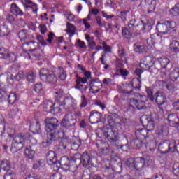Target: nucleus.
Wrapping results in <instances>:
<instances>
[{
  "mask_svg": "<svg viewBox=\"0 0 179 179\" xmlns=\"http://www.w3.org/2000/svg\"><path fill=\"white\" fill-rule=\"evenodd\" d=\"M45 130L48 132V138L45 142H43L44 146H50L52 143V141H58L62 139L65 133L62 131L57 130L59 127V121L55 117H46L45 119Z\"/></svg>",
  "mask_w": 179,
  "mask_h": 179,
  "instance_id": "f257e3e1",
  "label": "nucleus"
},
{
  "mask_svg": "<svg viewBox=\"0 0 179 179\" xmlns=\"http://www.w3.org/2000/svg\"><path fill=\"white\" fill-rule=\"evenodd\" d=\"M133 89L129 90V85L123 86L120 88V92L124 94H128V100L131 101V104H134L137 107L138 110H144L146 108L145 103V96L139 95V93H134Z\"/></svg>",
  "mask_w": 179,
  "mask_h": 179,
  "instance_id": "f03ea898",
  "label": "nucleus"
},
{
  "mask_svg": "<svg viewBox=\"0 0 179 179\" xmlns=\"http://www.w3.org/2000/svg\"><path fill=\"white\" fill-rule=\"evenodd\" d=\"M139 66L141 69L149 71L153 75H156L159 72V68L155 66V59L150 56H146L140 63Z\"/></svg>",
  "mask_w": 179,
  "mask_h": 179,
  "instance_id": "7ed1b4c3",
  "label": "nucleus"
},
{
  "mask_svg": "<svg viewBox=\"0 0 179 179\" xmlns=\"http://www.w3.org/2000/svg\"><path fill=\"white\" fill-rule=\"evenodd\" d=\"M39 73L41 79L43 82H47L48 83H51L52 85L57 83V76H55L54 72L47 69H41Z\"/></svg>",
  "mask_w": 179,
  "mask_h": 179,
  "instance_id": "20e7f679",
  "label": "nucleus"
},
{
  "mask_svg": "<svg viewBox=\"0 0 179 179\" xmlns=\"http://www.w3.org/2000/svg\"><path fill=\"white\" fill-rule=\"evenodd\" d=\"M80 164L83 167H87L89 165L95 167V166H97V158L96 157H93V155H90L85 151L81 155Z\"/></svg>",
  "mask_w": 179,
  "mask_h": 179,
  "instance_id": "39448f33",
  "label": "nucleus"
},
{
  "mask_svg": "<svg viewBox=\"0 0 179 179\" xmlns=\"http://www.w3.org/2000/svg\"><path fill=\"white\" fill-rule=\"evenodd\" d=\"M101 132L103 136H105L110 143H114L120 139L118 132L113 129L106 127L104 130H101Z\"/></svg>",
  "mask_w": 179,
  "mask_h": 179,
  "instance_id": "423d86ee",
  "label": "nucleus"
},
{
  "mask_svg": "<svg viewBox=\"0 0 179 179\" xmlns=\"http://www.w3.org/2000/svg\"><path fill=\"white\" fill-rule=\"evenodd\" d=\"M62 169L65 171L69 170L71 173H75L78 170V164H76L75 161H69L68 157H62Z\"/></svg>",
  "mask_w": 179,
  "mask_h": 179,
  "instance_id": "0eeeda50",
  "label": "nucleus"
},
{
  "mask_svg": "<svg viewBox=\"0 0 179 179\" xmlns=\"http://www.w3.org/2000/svg\"><path fill=\"white\" fill-rule=\"evenodd\" d=\"M110 164H112L115 173H118L122 171V163H121L120 157L114 154V151H112L110 155Z\"/></svg>",
  "mask_w": 179,
  "mask_h": 179,
  "instance_id": "6e6552de",
  "label": "nucleus"
},
{
  "mask_svg": "<svg viewBox=\"0 0 179 179\" xmlns=\"http://www.w3.org/2000/svg\"><path fill=\"white\" fill-rule=\"evenodd\" d=\"M59 106H62L61 101H59V103H53L52 101H46L43 106V110L45 113H52V111L57 113H61Z\"/></svg>",
  "mask_w": 179,
  "mask_h": 179,
  "instance_id": "1a4fd4ad",
  "label": "nucleus"
},
{
  "mask_svg": "<svg viewBox=\"0 0 179 179\" xmlns=\"http://www.w3.org/2000/svg\"><path fill=\"white\" fill-rule=\"evenodd\" d=\"M89 86L90 92L94 94V93H99L103 88V83L100 82L99 78H93L90 80Z\"/></svg>",
  "mask_w": 179,
  "mask_h": 179,
  "instance_id": "9d476101",
  "label": "nucleus"
},
{
  "mask_svg": "<svg viewBox=\"0 0 179 179\" xmlns=\"http://www.w3.org/2000/svg\"><path fill=\"white\" fill-rule=\"evenodd\" d=\"M62 124L64 128H71L76 124V118L72 113H67L63 119Z\"/></svg>",
  "mask_w": 179,
  "mask_h": 179,
  "instance_id": "9b49d317",
  "label": "nucleus"
},
{
  "mask_svg": "<svg viewBox=\"0 0 179 179\" xmlns=\"http://www.w3.org/2000/svg\"><path fill=\"white\" fill-rule=\"evenodd\" d=\"M155 100L158 104L159 108H161V110H163V108H162L160 106H163V104H164V103L167 101V96H166V93L163 92H157L155 94Z\"/></svg>",
  "mask_w": 179,
  "mask_h": 179,
  "instance_id": "f8f14e48",
  "label": "nucleus"
},
{
  "mask_svg": "<svg viewBox=\"0 0 179 179\" xmlns=\"http://www.w3.org/2000/svg\"><path fill=\"white\" fill-rule=\"evenodd\" d=\"M134 169L137 170V171H142L143 169H145V166H146V161L145 158L141 157H137L133 160Z\"/></svg>",
  "mask_w": 179,
  "mask_h": 179,
  "instance_id": "ddd939ff",
  "label": "nucleus"
},
{
  "mask_svg": "<svg viewBox=\"0 0 179 179\" xmlns=\"http://www.w3.org/2000/svg\"><path fill=\"white\" fill-rule=\"evenodd\" d=\"M135 133L136 138L143 140L149 138V136L150 135L147 129H136Z\"/></svg>",
  "mask_w": 179,
  "mask_h": 179,
  "instance_id": "4468645a",
  "label": "nucleus"
},
{
  "mask_svg": "<svg viewBox=\"0 0 179 179\" xmlns=\"http://www.w3.org/2000/svg\"><path fill=\"white\" fill-rule=\"evenodd\" d=\"M160 41H162V36L158 34H153L151 35L150 38L147 39V43L148 45H155V44H157V43Z\"/></svg>",
  "mask_w": 179,
  "mask_h": 179,
  "instance_id": "2eb2a0df",
  "label": "nucleus"
},
{
  "mask_svg": "<svg viewBox=\"0 0 179 179\" xmlns=\"http://www.w3.org/2000/svg\"><path fill=\"white\" fill-rule=\"evenodd\" d=\"M46 159L48 164L52 166L54 163H57V154L54 151H49L46 155Z\"/></svg>",
  "mask_w": 179,
  "mask_h": 179,
  "instance_id": "dca6fc26",
  "label": "nucleus"
},
{
  "mask_svg": "<svg viewBox=\"0 0 179 179\" xmlns=\"http://www.w3.org/2000/svg\"><path fill=\"white\" fill-rule=\"evenodd\" d=\"M100 120H101V113L94 111L91 112L90 116V122L91 124H97V122H100Z\"/></svg>",
  "mask_w": 179,
  "mask_h": 179,
  "instance_id": "f3484780",
  "label": "nucleus"
},
{
  "mask_svg": "<svg viewBox=\"0 0 179 179\" xmlns=\"http://www.w3.org/2000/svg\"><path fill=\"white\" fill-rule=\"evenodd\" d=\"M168 121L171 127H176L179 122L178 116L176 113L169 114L168 115Z\"/></svg>",
  "mask_w": 179,
  "mask_h": 179,
  "instance_id": "a211bd4d",
  "label": "nucleus"
},
{
  "mask_svg": "<svg viewBox=\"0 0 179 179\" xmlns=\"http://www.w3.org/2000/svg\"><path fill=\"white\" fill-rule=\"evenodd\" d=\"M169 48L173 54L179 52V41L177 40L172 41L169 45Z\"/></svg>",
  "mask_w": 179,
  "mask_h": 179,
  "instance_id": "6ab92c4d",
  "label": "nucleus"
},
{
  "mask_svg": "<svg viewBox=\"0 0 179 179\" xmlns=\"http://www.w3.org/2000/svg\"><path fill=\"white\" fill-rule=\"evenodd\" d=\"M64 106L67 107V108H76L75 99L72 97L66 98L64 99Z\"/></svg>",
  "mask_w": 179,
  "mask_h": 179,
  "instance_id": "aec40b11",
  "label": "nucleus"
},
{
  "mask_svg": "<svg viewBox=\"0 0 179 179\" xmlns=\"http://www.w3.org/2000/svg\"><path fill=\"white\" fill-rule=\"evenodd\" d=\"M16 58H17V55L14 52H9L7 55L5 60V64L6 65H9V64H12V62H15L16 61Z\"/></svg>",
  "mask_w": 179,
  "mask_h": 179,
  "instance_id": "412c9836",
  "label": "nucleus"
},
{
  "mask_svg": "<svg viewBox=\"0 0 179 179\" xmlns=\"http://www.w3.org/2000/svg\"><path fill=\"white\" fill-rule=\"evenodd\" d=\"M157 30H158L159 33H161V34H166V33L169 31V28L167 27L166 22L164 23L159 22L157 24Z\"/></svg>",
  "mask_w": 179,
  "mask_h": 179,
  "instance_id": "4be33fe9",
  "label": "nucleus"
},
{
  "mask_svg": "<svg viewBox=\"0 0 179 179\" xmlns=\"http://www.w3.org/2000/svg\"><path fill=\"white\" fill-rule=\"evenodd\" d=\"M10 12L13 13V15H15V16H22L23 11H22L20 9H19V7L15 3L11 4L10 7Z\"/></svg>",
  "mask_w": 179,
  "mask_h": 179,
  "instance_id": "5701e85b",
  "label": "nucleus"
},
{
  "mask_svg": "<svg viewBox=\"0 0 179 179\" xmlns=\"http://www.w3.org/2000/svg\"><path fill=\"white\" fill-rule=\"evenodd\" d=\"M157 134L162 136H166L169 134V129H167V127L166 126H158Z\"/></svg>",
  "mask_w": 179,
  "mask_h": 179,
  "instance_id": "b1692460",
  "label": "nucleus"
},
{
  "mask_svg": "<svg viewBox=\"0 0 179 179\" xmlns=\"http://www.w3.org/2000/svg\"><path fill=\"white\" fill-rule=\"evenodd\" d=\"M40 122L36 121V123L32 124L29 127V130L32 134H40Z\"/></svg>",
  "mask_w": 179,
  "mask_h": 179,
  "instance_id": "393cba45",
  "label": "nucleus"
},
{
  "mask_svg": "<svg viewBox=\"0 0 179 179\" xmlns=\"http://www.w3.org/2000/svg\"><path fill=\"white\" fill-rule=\"evenodd\" d=\"M21 149H23V144L13 141L11 145V152L13 153H16V152H18V150H21Z\"/></svg>",
  "mask_w": 179,
  "mask_h": 179,
  "instance_id": "a878e982",
  "label": "nucleus"
},
{
  "mask_svg": "<svg viewBox=\"0 0 179 179\" xmlns=\"http://www.w3.org/2000/svg\"><path fill=\"white\" fill-rule=\"evenodd\" d=\"M1 168L4 170V171H9L12 166L10 162L8 159H3L0 164Z\"/></svg>",
  "mask_w": 179,
  "mask_h": 179,
  "instance_id": "bb28decb",
  "label": "nucleus"
},
{
  "mask_svg": "<svg viewBox=\"0 0 179 179\" xmlns=\"http://www.w3.org/2000/svg\"><path fill=\"white\" fill-rule=\"evenodd\" d=\"M85 39L88 43V48L90 50H94L96 45V42H94V38L93 37H90V36L85 34Z\"/></svg>",
  "mask_w": 179,
  "mask_h": 179,
  "instance_id": "cd10ccee",
  "label": "nucleus"
},
{
  "mask_svg": "<svg viewBox=\"0 0 179 179\" xmlns=\"http://www.w3.org/2000/svg\"><path fill=\"white\" fill-rule=\"evenodd\" d=\"M146 6H148V12H153L156 8V0H145Z\"/></svg>",
  "mask_w": 179,
  "mask_h": 179,
  "instance_id": "c85d7f7f",
  "label": "nucleus"
},
{
  "mask_svg": "<svg viewBox=\"0 0 179 179\" xmlns=\"http://www.w3.org/2000/svg\"><path fill=\"white\" fill-rule=\"evenodd\" d=\"M24 141H26V135L20 133L14 138L13 142H17V143H22L23 145Z\"/></svg>",
  "mask_w": 179,
  "mask_h": 179,
  "instance_id": "c756f323",
  "label": "nucleus"
},
{
  "mask_svg": "<svg viewBox=\"0 0 179 179\" xmlns=\"http://www.w3.org/2000/svg\"><path fill=\"white\" fill-rule=\"evenodd\" d=\"M22 50L27 52V51H31L32 48H34V42L29 41L28 43H24L22 44Z\"/></svg>",
  "mask_w": 179,
  "mask_h": 179,
  "instance_id": "7c9ffc66",
  "label": "nucleus"
},
{
  "mask_svg": "<svg viewBox=\"0 0 179 179\" xmlns=\"http://www.w3.org/2000/svg\"><path fill=\"white\" fill-rule=\"evenodd\" d=\"M170 62V60H169V59H167L166 57H162V58H159L158 59H157V61L155 62V64H160L161 66H163V69H166V66H167V65H169Z\"/></svg>",
  "mask_w": 179,
  "mask_h": 179,
  "instance_id": "2f4dec72",
  "label": "nucleus"
},
{
  "mask_svg": "<svg viewBox=\"0 0 179 179\" xmlns=\"http://www.w3.org/2000/svg\"><path fill=\"white\" fill-rule=\"evenodd\" d=\"M99 150L103 156H107L110 153V146L108 145H106V146L102 145L101 147H99Z\"/></svg>",
  "mask_w": 179,
  "mask_h": 179,
  "instance_id": "473e14b6",
  "label": "nucleus"
},
{
  "mask_svg": "<svg viewBox=\"0 0 179 179\" xmlns=\"http://www.w3.org/2000/svg\"><path fill=\"white\" fill-rule=\"evenodd\" d=\"M18 37L21 41H24V40L29 38V33L24 29L20 31L18 33Z\"/></svg>",
  "mask_w": 179,
  "mask_h": 179,
  "instance_id": "72a5a7b5",
  "label": "nucleus"
},
{
  "mask_svg": "<svg viewBox=\"0 0 179 179\" xmlns=\"http://www.w3.org/2000/svg\"><path fill=\"white\" fill-rule=\"evenodd\" d=\"M9 104H15L17 101V95L15 92H11L8 97Z\"/></svg>",
  "mask_w": 179,
  "mask_h": 179,
  "instance_id": "f704fd0d",
  "label": "nucleus"
},
{
  "mask_svg": "<svg viewBox=\"0 0 179 179\" xmlns=\"http://www.w3.org/2000/svg\"><path fill=\"white\" fill-rule=\"evenodd\" d=\"M141 84V80H139L138 78H134L130 83L131 86L133 87L134 89H140Z\"/></svg>",
  "mask_w": 179,
  "mask_h": 179,
  "instance_id": "c9c22d12",
  "label": "nucleus"
},
{
  "mask_svg": "<svg viewBox=\"0 0 179 179\" xmlns=\"http://www.w3.org/2000/svg\"><path fill=\"white\" fill-rule=\"evenodd\" d=\"M134 50L135 52H138V54H142V52H145V51H146L144 45H139L138 43L134 45Z\"/></svg>",
  "mask_w": 179,
  "mask_h": 179,
  "instance_id": "e433bc0d",
  "label": "nucleus"
},
{
  "mask_svg": "<svg viewBox=\"0 0 179 179\" xmlns=\"http://www.w3.org/2000/svg\"><path fill=\"white\" fill-rule=\"evenodd\" d=\"M155 127L156 123H155V121L152 119H150L146 126V129L148 130V131L152 132V131H155Z\"/></svg>",
  "mask_w": 179,
  "mask_h": 179,
  "instance_id": "4c0bfd02",
  "label": "nucleus"
},
{
  "mask_svg": "<svg viewBox=\"0 0 179 179\" xmlns=\"http://www.w3.org/2000/svg\"><path fill=\"white\" fill-rule=\"evenodd\" d=\"M66 31L68 34H70L71 36H73L76 31L75 26L69 22H67V29Z\"/></svg>",
  "mask_w": 179,
  "mask_h": 179,
  "instance_id": "58836bf2",
  "label": "nucleus"
},
{
  "mask_svg": "<svg viewBox=\"0 0 179 179\" xmlns=\"http://www.w3.org/2000/svg\"><path fill=\"white\" fill-rule=\"evenodd\" d=\"M9 34V29L8 26L3 25L0 27V36L1 37H5V36H8Z\"/></svg>",
  "mask_w": 179,
  "mask_h": 179,
  "instance_id": "ea45409f",
  "label": "nucleus"
},
{
  "mask_svg": "<svg viewBox=\"0 0 179 179\" xmlns=\"http://www.w3.org/2000/svg\"><path fill=\"white\" fill-rule=\"evenodd\" d=\"M132 143L136 148H137V149H139L140 148H142L143 139L136 137L134 140L132 141Z\"/></svg>",
  "mask_w": 179,
  "mask_h": 179,
  "instance_id": "a19ab883",
  "label": "nucleus"
},
{
  "mask_svg": "<svg viewBox=\"0 0 179 179\" xmlns=\"http://www.w3.org/2000/svg\"><path fill=\"white\" fill-rule=\"evenodd\" d=\"M9 50L3 47L0 48V59H6Z\"/></svg>",
  "mask_w": 179,
  "mask_h": 179,
  "instance_id": "79ce46f5",
  "label": "nucleus"
},
{
  "mask_svg": "<svg viewBox=\"0 0 179 179\" xmlns=\"http://www.w3.org/2000/svg\"><path fill=\"white\" fill-rule=\"evenodd\" d=\"M169 78L173 82L177 80V78H179V69H176L173 72L170 73Z\"/></svg>",
  "mask_w": 179,
  "mask_h": 179,
  "instance_id": "37998d69",
  "label": "nucleus"
},
{
  "mask_svg": "<svg viewBox=\"0 0 179 179\" xmlns=\"http://www.w3.org/2000/svg\"><path fill=\"white\" fill-rule=\"evenodd\" d=\"M24 155L27 157V159H33L34 157V151L31 150V148H27L24 150Z\"/></svg>",
  "mask_w": 179,
  "mask_h": 179,
  "instance_id": "c03bdc74",
  "label": "nucleus"
},
{
  "mask_svg": "<svg viewBox=\"0 0 179 179\" xmlns=\"http://www.w3.org/2000/svg\"><path fill=\"white\" fill-rule=\"evenodd\" d=\"M119 57L122 59L123 62L126 63L127 62V59L125 57H127V52L125 51V49L123 48H121L119 51Z\"/></svg>",
  "mask_w": 179,
  "mask_h": 179,
  "instance_id": "a18cd8bd",
  "label": "nucleus"
},
{
  "mask_svg": "<svg viewBox=\"0 0 179 179\" xmlns=\"http://www.w3.org/2000/svg\"><path fill=\"white\" fill-rule=\"evenodd\" d=\"M8 99V94L3 90H0V103H3V101H6Z\"/></svg>",
  "mask_w": 179,
  "mask_h": 179,
  "instance_id": "49530a36",
  "label": "nucleus"
},
{
  "mask_svg": "<svg viewBox=\"0 0 179 179\" xmlns=\"http://www.w3.org/2000/svg\"><path fill=\"white\" fill-rule=\"evenodd\" d=\"M122 34L125 38H131L132 33L128 30V28H122Z\"/></svg>",
  "mask_w": 179,
  "mask_h": 179,
  "instance_id": "de8ad7c7",
  "label": "nucleus"
},
{
  "mask_svg": "<svg viewBox=\"0 0 179 179\" xmlns=\"http://www.w3.org/2000/svg\"><path fill=\"white\" fill-rule=\"evenodd\" d=\"M168 31H170L171 29H176L177 24L174 21H165Z\"/></svg>",
  "mask_w": 179,
  "mask_h": 179,
  "instance_id": "09e8293b",
  "label": "nucleus"
},
{
  "mask_svg": "<svg viewBox=\"0 0 179 179\" xmlns=\"http://www.w3.org/2000/svg\"><path fill=\"white\" fill-rule=\"evenodd\" d=\"M76 83H87V80L85 77H80L78 74L76 75Z\"/></svg>",
  "mask_w": 179,
  "mask_h": 179,
  "instance_id": "8fccbe9b",
  "label": "nucleus"
},
{
  "mask_svg": "<svg viewBox=\"0 0 179 179\" xmlns=\"http://www.w3.org/2000/svg\"><path fill=\"white\" fill-rule=\"evenodd\" d=\"M59 78L61 80H65L66 79V71L63 68H59Z\"/></svg>",
  "mask_w": 179,
  "mask_h": 179,
  "instance_id": "3c124183",
  "label": "nucleus"
},
{
  "mask_svg": "<svg viewBox=\"0 0 179 179\" xmlns=\"http://www.w3.org/2000/svg\"><path fill=\"white\" fill-rule=\"evenodd\" d=\"M146 92L151 101H155V95L153 96V89L151 87H146Z\"/></svg>",
  "mask_w": 179,
  "mask_h": 179,
  "instance_id": "603ef678",
  "label": "nucleus"
},
{
  "mask_svg": "<svg viewBox=\"0 0 179 179\" xmlns=\"http://www.w3.org/2000/svg\"><path fill=\"white\" fill-rule=\"evenodd\" d=\"M28 82L34 83L36 79V73L33 71H29L27 76Z\"/></svg>",
  "mask_w": 179,
  "mask_h": 179,
  "instance_id": "864d4df0",
  "label": "nucleus"
},
{
  "mask_svg": "<svg viewBox=\"0 0 179 179\" xmlns=\"http://www.w3.org/2000/svg\"><path fill=\"white\" fill-rule=\"evenodd\" d=\"M173 173L175 176L178 177L179 176V163L178 162L174 163L173 166Z\"/></svg>",
  "mask_w": 179,
  "mask_h": 179,
  "instance_id": "5fc2aeb1",
  "label": "nucleus"
},
{
  "mask_svg": "<svg viewBox=\"0 0 179 179\" xmlns=\"http://www.w3.org/2000/svg\"><path fill=\"white\" fill-rule=\"evenodd\" d=\"M69 145V142L66 139H63L62 140L60 145H59V148L63 149V150H65L66 149V147Z\"/></svg>",
  "mask_w": 179,
  "mask_h": 179,
  "instance_id": "6e6d98bb",
  "label": "nucleus"
},
{
  "mask_svg": "<svg viewBox=\"0 0 179 179\" xmlns=\"http://www.w3.org/2000/svg\"><path fill=\"white\" fill-rule=\"evenodd\" d=\"M171 13L173 16H178L179 15V3H177L173 8L171 9Z\"/></svg>",
  "mask_w": 179,
  "mask_h": 179,
  "instance_id": "4d7b16f0",
  "label": "nucleus"
},
{
  "mask_svg": "<svg viewBox=\"0 0 179 179\" xmlns=\"http://www.w3.org/2000/svg\"><path fill=\"white\" fill-rule=\"evenodd\" d=\"M146 148H148L149 150H155L156 149V142L152 141L150 143H147Z\"/></svg>",
  "mask_w": 179,
  "mask_h": 179,
  "instance_id": "13d9d810",
  "label": "nucleus"
},
{
  "mask_svg": "<svg viewBox=\"0 0 179 179\" xmlns=\"http://www.w3.org/2000/svg\"><path fill=\"white\" fill-rule=\"evenodd\" d=\"M87 106V100H86V96L85 95L81 96V103L80 104V108H85Z\"/></svg>",
  "mask_w": 179,
  "mask_h": 179,
  "instance_id": "bf43d9fd",
  "label": "nucleus"
},
{
  "mask_svg": "<svg viewBox=\"0 0 179 179\" xmlns=\"http://www.w3.org/2000/svg\"><path fill=\"white\" fill-rule=\"evenodd\" d=\"M166 87L167 90H169V92H176L177 90V87L174 85V84L169 83L166 85Z\"/></svg>",
  "mask_w": 179,
  "mask_h": 179,
  "instance_id": "052dcab7",
  "label": "nucleus"
},
{
  "mask_svg": "<svg viewBox=\"0 0 179 179\" xmlns=\"http://www.w3.org/2000/svg\"><path fill=\"white\" fill-rule=\"evenodd\" d=\"M127 13H128V11L127 10L120 11L118 14V16L122 19L123 22H125V20H127Z\"/></svg>",
  "mask_w": 179,
  "mask_h": 179,
  "instance_id": "680f3d73",
  "label": "nucleus"
},
{
  "mask_svg": "<svg viewBox=\"0 0 179 179\" xmlns=\"http://www.w3.org/2000/svg\"><path fill=\"white\" fill-rule=\"evenodd\" d=\"M80 146V141L78 140L77 141H74L72 143L71 149L72 150H78Z\"/></svg>",
  "mask_w": 179,
  "mask_h": 179,
  "instance_id": "e2e57ef3",
  "label": "nucleus"
},
{
  "mask_svg": "<svg viewBox=\"0 0 179 179\" xmlns=\"http://www.w3.org/2000/svg\"><path fill=\"white\" fill-rule=\"evenodd\" d=\"M36 38L38 40V41H39L40 44H41V45H47V41L44 39V37H43V36L41 35H38L36 36Z\"/></svg>",
  "mask_w": 179,
  "mask_h": 179,
  "instance_id": "0e129e2a",
  "label": "nucleus"
},
{
  "mask_svg": "<svg viewBox=\"0 0 179 179\" xmlns=\"http://www.w3.org/2000/svg\"><path fill=\"white\" fill-rule=\"evenodd\" d=\"M90 171L89 169H86L83 173L82 179H90Z\"/></svg>",
  "mask_w": 179,
  "mask_h": 179,
  "instance_id": "69168bd1",
  "label": "nucleus"
},
{
  "mask_svg": "<svg viewBox=\"0 0 179 179\" xmlns=\"http://www.w3.org/2000/svg\"><path fill=\"white\" fill-rule=\"evenodd\" d=\"M24 78V73L23 71H19L17 75L15 76V79L17 80H20Z\"/></svg>",
  "mask_w": 179,
  "mask_h": 179,
  "instance_id": "338daca9",
  "label": "nucleus"
},
{
  "mask_svg": "<svg viewBox=\"0 0 179 179\" xmlns=\"http://www.w3.org/2000/svg\"><path fill=\"white\" fill-rule=\"evenodd\" d=\"M15 176L10 172H8L4 175V179H15Z\"/></svg>",
  "mask_w": 179,
  "mask_h": 179,
  "instance_id": "774afa93",
  "label": "nucleus"
}]
</instances>
